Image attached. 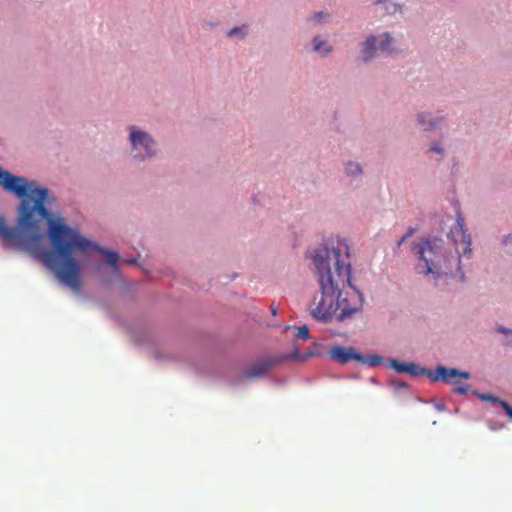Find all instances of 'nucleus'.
<instances>
[{"label":"nucleus","mask_w":512,"mask_h":512,"mask_svg":"<svg viewBox=\"0 0 512 512\" xmlns=\"http://www.w3.org/2000/svg\"><path fill=\"white\" fill-rule=\"evenodd\" d=\"M0 188L19 199L15 226L0 214V240L3 247L30 253L75 295L82 294V264L77 255L96 252L103 261H91L90 273L104 286L122 278L120 255L85 237L67 224L58 207V198L38 180L17 175L0 166Z\"/></svg>","instance_id":"1"},{"label":"nucleus","mask_w":512,"mask_h":512,"mask_svg":"<svg viewBox=\"0 0 512 512\" xmlns=\"http://www.w3.org/2000/svg\"><path fill=\"white\" fill-rule=\"evenodd\" d=\"M349 247L344 240L328 239L305 252L320 288V298H314L311 316L327 323L335 316L340 323L362 312L363 293L352 282Z\"/></svg>","instance_id":"2"},{"label":"nucleus","mask_w":512,"mask_h":512,"mask_svg":"<svg viewBox=\"0 0 512 512\" xmlns=\"http://www.w3.org/2000/svg\"><path fill=\"white\" fill-rule=\"evenodd\" d=\"M411 252L416 256L414 271L425 279L433 280L435 286L446 276L459 273V281L466 280L460 266L459 255L454 256L452 246L438 236H423L411 243Z\"/></svg>","instance_id":"3"},{"label":"nucleus","mask_w":512,"mask_h":512,"mask_svg":"<svg viewBox=\"0 0 512 512\" xmlns=\"http://www.w3.org/2000/svg\"><path fill=\"white\" fill-rule=\"evenodd\" d=\"M126 131L129 153L133 162L141 164L160 157L159 142L150 131L139 125H129Z\"/></svg>","instance_id":"4"},{"label":"nucleus","mask_w":512,"mask_h":512,"mask_svg":"<svg viewBox=\"0 0 512 512\" xmlns=\"http://www.w3.org/2000/svg\"><path fill=\"white\" fill-rule=\"evenodd\" d=\"M396 43L397 40L395 36L389 31L370 33L358 44L356 62L361 66H369L373 64L381 54H395L398 52Z\"/></svg>","instance_id":"5"},{"label":"nucleus","mask_w":512,"mask_h":512,"mask_svg":"<svg viewBox=\"0 0 512 512\" xmlns=\"http://www.w3.org/2000/svg\"><path fill=\"white\" fill-rule=\"evenodd\" d=\"M280 359L277 358H269L262 359L255 363H253L250 367H248L245 371L239 374L233 381V386H241L244 385L248 381H252L254 379H258L263 377L270 368H272L276 363H278Z\"/></svg>","instance_id":"6"},{"label":"nucleus","mask_w":512,"mask_h":512,"mask_svg":"<svg viewBox=\"0 0 512 512\" xmlns=\"http://www.w3.org/2000/svg\"><path fill=\"white\" fill-rule=\"evenodd\" d=\"M447 114L443 110L419 111L416 114V123L423 132H433L439 129L446 121Z\"/></svg>","instance_id":"7"},{"label":"nucleus","mask_w":512,"mask_h":512,"mask_svg":"<svg viewBox=\"0 0 512 512\" xmlns=\"http://www.w3.org/2000/svg\"><path fill=\"white\" fill-rule=\"evenodd\" d=\"M456 233L460 235V241L463 248L462 251L460 252L458 248L455 247L453 255H459L460 259L461 257L470 259L472 257V238L470 233L468 232V229L465 228L464 218L460 212L457 213L455 226L453 229H451V234L454 235Z\"/></svg>","instance_id":"8"},{"label":"nucleus","mask_w":512,"mask_h":512,"mask_svg":"<svg viewBox=\"0 0 512 512\" xmlns=\"http://www.w3.org/2000/svg\"><path fill=\"white\" fill-rule=\"evenodd\" d=\"M388 366L394 369L397 373H408L414 377L427 376L429 369L415 362H401L397 359H390Z\"/></svg>","instance_id":"9"},{"label":"nucleus","mask_w":512,"mask_h":512,"mask_svg":"<svg viewBox=\"0 0 512 512\" xmlns=\"http://www.w3.org/2000/svg\"><path fill=\"white\" fill-rule=\"evenodd\" d=\"M329 356L340 364H346L351 360L359 362L361 353L357 352L354 347L335 346L329 351Z\"/></svg>","instance_id":"10"},{"label":"nucleus","mask_w":512,"mask_h":512,"mask_svg":"<svg viewBox=\"0 0 512 512\" xmlns=\"http://www.w3.org/2000/svg\"><path fill=\"white\" fill-rule=\"evenodd\" d=\"M456 368L446 367L444 365H437L435 369H429L428 378L431 382L442 381L451 383L453 378H456Z\"/></svg>","instance_id":"11"},{"label":"nucleus","mask_w":512,"mask_h":512,"mask_svg":"<svg viewBox=\"0 0 512 512\" xmlns=\"http://www.w3.org/2000/svg\"><path fill=\"white\" fill-rule=\"evenodd\" d=\"M311 51L326 58L334 51V46L322 35L317 34L311 39Z\"/></svg>","instance_id":"12"},{"label":"nucleus","mask_w":512,"mask_h":512,"mask_svg":"<svg viewBox=\"0 0 512 512\" xmlns=\"http://www.w3.org/2000/svg\"><path fill=\"white\" fill-rule=\"evenodd\" d=\"M373 4L386 15L395 16L397 14H403V5L393 0H373Z\"/></svg>","instance_id":"13"},{"label":"nucleus","mask_w":512,"mask_h":512,"mask_svg":"<svg viewBox=\"0 0 512 512\" xmlns=\"http://www.w3.org/2000/svg\"><path fill=\"white\" fill-rule=\"evenodd\" d=\"M344 173L351 181H357L363 175V168L361 164L356 161H346L344 163Z\"/></svg>","instance_id":"14"},{"label":"nucleus","mask_w":512,"mask_h":512,"mask_svg":"<svg viewBox=\"0 0 512 512\" xmlns=\"http://www.w3.org/2000/svg\"><path fill=\"white\" fill-rule=\"evenodd\" d=\"M427 154H435L437 158L435 159L437 162H440L446 156V148L444 146V142L441 139H435L430 142L427 151Z\"/></svg>","instance_id":"15"},{"label":"nucleus","mask_w":512,"mask_h":512,"mask_svg":"<svg viewBox=\"0 0 512 512\" xmlns=\"http://www.w3.org/2000/svg\"><path fill=\"white\" fill-rule=\"evenodd\" d=\"M154 358L159 362L173 361L177 359V356L166 347H156L153 350Z\"/></svg>","instance_id":"16"},{"label":"nucleus","mask_w":512,"mask_h":512,"mask_svg":"<svg viewBox=\"0 0 512 512\" xmlns=\"http://www.w3.org/2000/svg\"><path fill=\"white\" fill-rule=\"evenodd\" d=\"M494 331H495V333L503 335L501 344L504 347L512 348V329L511 328L499 324L495 327Z\"/></svg>","instance_id":"17"},{"label":"nucleus","mask_w":512,"mask_h":512,"mask_svg":"<svg viewBox=\"0 0 512 512\" xmlns=\"http://www.w3.org/2000/svg\"><path fill=\"white\" fill-rule=\"evenodd\" d=\"M249 33L248 25L235 26L227 31L226 35L229 38H235L238 40H243L247 37Z\"/></svg>","instance_id":"18"},{"label":"nucleus","mask_w":512,"mask_h":512,"mask_svg":"<svg viewBox=\"0 0 512 512\" xmlns=\"http://www.w3.org/2000/svg\"><path fill=\"white\" fill-rule=\"evenodd\" d=\"M472 394L475 395L476 397H478L482 401L496 403L499 406H501L502 408H503V404L507 402V401L499 398L498 396H495L490 393L479 392L477 390H473Z\"/></svg>","instance_id":"19"},{"label":"nucleus","mask_w":512,"mask_h":512,"mask_svg":"<svg viewBox=\"0 0 512 512\" xmlns=\"http://www.w3.org/2000/svg\"><path fill=\"white\" fill-rule=\"evenodd\" d=\"M383 357L378 354H372L369 356H365L361 354V359H359V362L362 364H366L371 367H375L377 365H380L383 363Z\"/></svg>","instance_id":"20"},{"label":"nucleus","mask_w":512,"mask_h":512,"mask_svg":"<svg viewBox=\"0 0 512 512\" xmlns=\"http://www.w3.org/2000/svg\"><path fill=\"white\" fill-rule=\"evenodd\" d=\"M453 385L452 392L459 395H464L470 390V385L463 383L458 380H454L451 382Z\"/></svg>","instance_id":"21"},{"label":"nucleus","mask_w":512,"mask_h":512,"mask_svg":"<svg viewBox=\"0 0 512 512\" xmlns=\"http://www.w3.org/2000/svg\"><path fill=\"white\" fill-rule=\"evenodd\" d=\"M388 386L392 388L394 391L408 390L410 388V385L407 382L394 378H391L388 381Z\"/></svg>","instance_id":"22"},{"label":"nucleus","mask_w":512,"mask_h":512,"mask_svg":"<svg viewBox=\"0 0 512 512\" xmlns=\"http://www.w3.org/2000/svg\"><path fill=\"white\" fill-rule=\"evenodd\" d=\"M417 231V227H410L406 233L397 241V248H399L408 238L412 237Z\"/></svg>","instance_id":"23"},{"label":"nucleus","mask_w":512,"mask_h":512,"mask_svg":"<svg viewBox=\"0 0 512 512\" xmlns=\"http://www.w3.org/2000/svg\"><path fill=\"white\" fill-rule=\"evenodd\" d=\"M322 353L315 347L302 353V361H307L314 356H320Z\"/></svg>","instance_id":"24"},{"label":"nucleus","mask_w":512,"mask_h":512,"mask_svg":"<svg viewBox=\"0 0 512 512\" xmlns=\"http://www.w3.org/2000/svg\"><path fill=\"white\" fill-rule=\"evenodd\" d=\"M296 337L297 338H301V339H309L310 338V333H309V328L308 326L306 325H303L301 327L298 328V331L296 333Z\"/></svg>","instance_id":"25"},{"label":"nucleus","mask_w":512,"mask_h":512,"mask_svg":"<svg viewBox=\"0 0 512 512\" xmlns=\"http://www.w3.org/2000/svg\"><path fill=\"white\" fill-rule=\"evenodd\" d=\"M487 426H488V428L491 431H499V430H502V429L505 428V424L504 423H501V422H498V421H494V420H488L487 421Z\"/></svg>","instance_id":"26"},{"label":"nucleus","mask_w":512,"mask_h":512,"mask_svg":"<svg viewBox=\"0 0 512 512\" xmlns=\"http://www.w3.org/2000/svg\"><path fill=\"white\" fill-rule=\"evenodd\" d=\"M327 16L323 11H317L313 13L311 19L316 23H321Z\"/></svg>","instance_id":"27"},{"label":"nucleus","mask_w":512,"mask_h":512,"mask_svg":"<svg viewBox=\"0 0 512 512\" xmlns=\"http://www.w3.org/2000/svg\"><path fill=\"white\" fill-rule=\"evenodd\" d=\"M284 359H291V360H298L302 361V353L298 351V349H295L293 352H291L289 355L285 356Z\"/></svg>","instance_id":"28"},{"label":"nucleus","mask_w":512,"mask_h":512,"mask_svg":"<svg viewBox=\"0 0 512 512\" xmlns=\"http://www.w3.org/2000/svg\"><path fill=\"white\" fill-rule=\"evenodd\" d=\"M456 377H459V378H462V379H470L471 378V373L468 372V371H462V370H459L458 368H456Z\"/></svg>","instance_id":"29"},{"label":"nucleus","mask_w":512,"mask_h":512,"mask_svg":"<svg viewBox=\"0 0 512 512\" xmlns=\"http://www.w3.org/2000/svg\"><path fill=\"white\" fill-rule=\"evenodd\" d=\"M503 410L505 414L512 420V406L508 402L503 404Z\"/></svg>","instance_id":"30"},{"label":"nucleus","mask_w":512,"mask_h":512,"mask_svg":"<svg viewBox=\"0 0 512 512\" xmlns=\"http://www.w3.org/2000/svg\"><path fill=\"white\" fill-rule=\"evenodd\" d=\"M435 409L439 412H443L446 410V405L443 401L438 402L434 405Z\"/></svg>","instance_id":"31"},{"label":"nucleus","mask_w":512,"mask_h":512,"mask_svg":"<svg viewBox=\"0 0 512 512\" xmlns=\"http://www.w3.org/2000/svg\"><path fill=\"white\" fill-rule=\"evenodd\" d=\"M196 371L201 373V374H209L210 371L207 370L205 367H202V366H196L195 367Z\"/></svg>","instance_id":"32"},{"label":"nucleus","mask_w":512,"mask_h":512,"mask_svg":"<svg viewBox=\"0 0 512 512\" xmlns=\"http://www.w3.org/2000/svg\"><path fill=\"white\" fill-rule=\"evenodd\" d=\"M124 262L129 264V265H135L137 264V258H127V259H124Z\"/></svg>","instance_id":"33"},{"label":"nucleus","mask_w":512,"mask_h":512,"mask_svg":"<svg viewBox=\"0 0 512 512\" xmlns=\"http://www.w3.org/2000/svg\"><path fill=\"white\" fill-rule=\"evenodd\" d=\"M511 241H512V235H510V234H509V235L504 236V238H503V240H502V243H503L504 245H507V244H509Z\"/></svg>","instance_id":"34"},{"label":"nucleus","mask_w":512,"mask_h":512,"mask_svg":"<svg viewBox=\"0 0 512 512\" xmlns=\"http://www.w3.org/2000/svg\"><path fill=\"white\" fill-rule=\"evenodd\" d=\"M369 382H370L371 384H373V385H376V386H379V385H380V382H379V381H378V379H377V378H375V377H371V378L369 379Z\"/></svg>","instance_id":"35"},{"label":"nucleus","mask_w":512,"mask_h":512,"mask_svg":"<svg viewBox=\"0 0 512 512\" xmlns=\"http://www.w3.org/2000/svg\"><path fill=\"white\" fill-rule=\"evenodd\" d=\"M453 243L456 244L457 240L455 238L452 239Z\"/></svg>","instance_id":"36"}]
</instances>
